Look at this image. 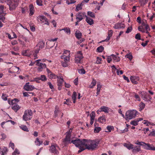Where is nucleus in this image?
Segmentation results:
<instances>
[{"label": "nucleus", "mask_w": 155, "mask_h": 155, "mask_svg": "<svg viewBox=\"0 0 155 155\" xmlns=\"http://www.w3.org/2000/svg\"><path fill=\"white\" fill-rule=\"evenodd\" d=\"M99 142L98 140H92L86 139H78L72 141L76 147L79 148L78 151V153L81 152L86 149L92 150H95L97 148Z\"/></svg>", "instance_id": "f257e3e1"}, {"label": "nucleus", "mask_w": 155, "mask_h": 155, "mask_svg": "<svg viewBox=\"0 0 155 155\" xmlns=\"http://www.w3.org/2000/svg\"><path fill=\"white\" fill-rule=\"evenodd\" d=\"M137 112L135 110H133L127 111L125 114V119L126 120L129 121L135 117Z\"/></svg>", "instance_id": "f03ea898"}, {"label": "nucleus", "mask_w": 155, "mask_h": 155, "mask_svg": "<svg viewBox=\"0 0 155 155\" xmlns=\"http://www.w3.org/2000/svg\"><path fill=\"white\" fill-rule=\"evenodd\" d=\"M70 54H68L67 55H62L61 56V58L63 60V61H61L63 67H66L68 66V63L70 60Z\"/></svg>", "instance_id": "7ed1b4c3"}, {"label": "nucleus", "mask_w": 155, "mask_h": 155, "mask_svg": "<svg viewBox=\"0 0 155 155\" xmlns=\"http://www.w3.org/2000/svg\"><path fill=\"white\" fill-rule=\"evenodd\" d=\"M32 115V112L31 110H26L23 116V120L25 121L31 119V116Z\"/></svg>", "instance_id": "20e7f679"}, {"label": "nucleus", "mask_w": 155, "mask_h": 155, "mask_svg": "<svg viewBox=\"0 0 155 155\" xmlns=\"http://www.w3.org/2000/svg\"><path fill=\"white\" fill-rule=\"evenodd\" d=\"M7 4L9 7V9L10 11L15 10L16 7L17 6L18 3L17 2L15 1L10 0L7 3Z\"/></svg>", "instance_id": "39448f33"}, {"label": "nucleus", "mask_w": 155, "mask_h": 155, "mask_svg": "<svg viewBox=\"0 0 155 155\" xmlns=\"http://www.w3.org/2000/svg\"><path fill=\"white\" fill-rule=\"evenodd\" d=\"M78 139H81L77 138L76 139L71 141L70 137H69V135H66L65 138L63 140V144L64 145L63 147L66 146L68 143H73L72 142V141L76 140Z\"/></svg>", "instance_id": "423d86ee"}, {"label": "nucleus", "mask_w": 155, "mask_h": 155, "mask_svg": "<svg viewBox=\"0 0 155 155\" xmlns=\"http://www.w3.org/2000/svg\"><path fill=\"white\" fill-rule=\"evenodd\" d=\"M141 98L145 101H149L152 99L151 97L146 92H141Z\"/></svg>", "instance_id": "0eeeda50"}, {"label": "nucleus", "mask_w": 155, "mask_h": 155, "mask_svg": "<svg viewBox=\"0 0 155 155\" xmlns=\"http://www.w3.org/2000/svg\"><path fill=\"white\" fill-rule=\"evenodd\" d=\"M38 21H41L42 23L49 25V24L48 19L44 16H39L37 17Z\"/></svg>", "instance_id": "6e6552de"}, {"label": "nucleus", "mask_w": 155, "mask_h": 155, "mask_svg": "<svg viewBox=\"0 0 155 155\" xmlns=\"http://www.w3.org/2000/svg\"><path fill=\"white\" fill-rule=\"evenodd\" d=\"M35 88L34 86L29 84V83H26L24 86V89L27 91H31Z\"/></svg>", "instance_id": "1a4fd4ad"}, {"label": "nucleus", "mask_w": 155, "mask_h": 155, "mask_svg": "<svg viewBox=\"0 0 155 155\" xmlns=\"http://www.w3.org/2000/svg\"><path fill=\"white\" fill-rule=\"evenodd\" d=\"M59 148L58 146L56 144L55 145H51L49 149L50 152L52 153L58 154V152L56 149V148Z\"/></svg>", "instance_id": "9d476101"}, {"label": "nucleus", "mask_w": 155, "mask_h": 155, "mask_svg": "<svg viewBox=\"0 0 155 155\" xmlns=\"http://www.w3.org/2000/svg\"><path fill=\"white\" fill-rule=\"evenodd\" d=\"M142 147L143 148L147 150H155V147H152L150 146V145L149 143H146L144 142V143L143 144Z\"/></svg>", "instance_id": "9b49d317"}, {"label": "nucleus", "mask_w": 155, "mask_h": 155, "mask_svg": "<svg viewBox=\"0 0 155 155\" xmlns=\"http://www.w3.org/2000/svg\"><path fill=\"white\" fill-rule=\"evenodd\" d=\"M58 79V89L60 91L61 89V87L64 81V79L62 78H57Z\"/></svg>", "instance_id": "f8f14e48"}, {"label": "nucleus", "mask_w": 155, "mask_h": 155, "mask_svg": "<svg viewBox=\"0 0 155 155\" xmlns=\"http://www.w3.org/2000/svg\"><path fill=\"white\" fill-rule=\"evenodd\" d=\"M130 80L131 82L134 84H137V81L139 80V77L138 76H131Z\"/></svg>", "instance_id": "ddd939ff"}, {"label": "nucleus", "mask_w": 155, "mask_h": 155, "mask_svg": "<svg viewBox=\"0 0 155 155\" xmlns=\"http://www.w3.org/2000/svg\"><path fill=\"white\" fill-rule=\"evenodd\" d=\"M125 25L121 23H118L115 25L114 28L116 29L119 28H125Z\"/></svg>", "instance_id": "4468645a"}, {"label": "nucleus", "mask_w": 155, "mask_h": 155, "mask_svg": "<svg viewBox=\"0 0 155 155\" xmlns=\"http://www.w3.org/2000/svg\"><path fill=\"white\" fill-rule=\"evenodd\" d=\"M100 111L104 112L106 113H108L109 112V108L105 106H102L100 108Z\"/></svg>", "instance_id": "2eb2a0df"}, {"label": "nucleus", "mask_w": 155, "mask_h": 155, "mask_svg": "<svg viewBox=\"0 0 155 155\" xmlns=\"http://www.w3.org/2000/svg\"><path fill=\"white\" fill-rule=\"evenodd\" d=\"M111 55L112 57V59L114 61V62H118L120 61V58L119 57L114 54H111Z\"/></svg>", "instance_id": "dca6fc26"}, {"label": "nucleus", "mask_w": 155, "mask_h": 155, "mask_svg": "<svg viewBox=\"0 0 155 155\" xmlns=\"http://www.w3.org/2000/svg\"><path fill=\"white\" fill-rule=\"evenodd\" d=\"M40 48H37L34 51H32V53H33V55L35 57L34 59H35L38 58L37 54L39 53L40 51Z\"/></svg>", "instance_id": "f3484780"}, {"label": "nucleus", "mask_w": 155, "mask_h": 155, "mask_svg": "<svg viewBox=\"0 0 155 155\" xmlns=\"http://www.w3.org/2000/svg\"><path fill=\"white\" fill-rule=\"evenodd\" d=\"M40 64L38 68V70L39 71H42L43 69L45 68L46 67V65L45 64L41 63Z\"/></svg>", "instance_id": "a211bd4d"}, {"label": "nucleus", "mask_w": 155, "mask_h": 155, "mask_svg": "<svg viewBox=\"0 0 155 155\" xmlns=\"http://www.w3.org/2000/svg\"><path fill=\"white\" fill-rule=\"evenodd\" d=\"M75 35L76 38L78 39L81 38L82 34L79 31H76L75 33Z\"/></svg>", "instance_id": "6ab92c4d"}, {"label": "nucleus", "mask_w": 155, "mask_h": 155, "mask_svg": "<svg viewBox=\"0 0 155 155\" xmlns=\"http://www.w3.org/2000/svg\"><path fill=\"white\" fill-rule=\"evenodd\" d=\"M12 108L15 112H17L20 109L21 107L18 104H15L12 106Z\"/></svg>", "instance_id": "aec40b11"}, {"label": "nucleus", "mask_w": 155, "mask_h": 155, "mask_svg": "<svg viewBox=\"0 0 155 155\" xmlns=\"http://www.w3.org/2000/svg\"><path fill=\"white\" fill-rule=\"evenodd\" d=\"M86 21L90 25H91L94 24V21L93 19H91L87 16L86 17Z\"/></svg>", "instance_id": "412c9836"}, {"label": "nucleus", "mask_w": 155, "mask_h": 155, "mask_svg": "<svg viewBox=\"0 0 155 155\" xmlns=\"http://www.w3.org/2000/svg\"><path fill=\"white\" fill-rule=\"evenodd\" d=\"M98 121L101 123H103L105 122L106 121V119L105 117V116H103L102 117H100L98 119Z\"/></svg>", "instance_id": "4be33fe9"}, {"label": "nucleus", "mask_w": 155, "mask_h": 155, "mask_svg": "<svg viewBox=\"0 0 155 155\" xmlns=\"http://www.w3.org/2000/svg\"><path fill=\"white\" fill-rule=\"evenodd\" d=\"M29 10L30 11V15L31 16L33 14L34 12V7L32 4H31L30 5Z\"/></svg>", "instance_id": "5701e85b"}, {"label": "nucleus", "mask_w": 155, "mask_h": 155, "mask_svg": "<svg viewBox=\"0 0 155 155\" xmlns=\"http://www.w3.org/2000/svg\"><path fill=\"white\" fill-rule=\"evenodd\" d=\"M34 93L32 92H25L23 93V96L25 97H28L30 96H32Z\"/></svg>", "instance_id": "b1692460"}, {"label": "nucleus", "mask_w": 155, "mask_h": 155, "mask_svg": "<svg viewBox=\"0 0 155 155\" xmlns=\"http://www.w3.org/2000/svg\"><path fill=\"white\" fill-rule=\"evenodd\" d=\"M19 100L17 98H15L12 100L11 101V104L12 106L15 104H17V103L19 102Z\"/></svg>", "instance_id": "393cba45"}, {"label": "nucleus", "mask_w": 155, "mask_h": 155, "mask_svg": "<svg viewBox=\"0 0 155 155\" xmlns=\"http://www.w3.org/2000/svg\"><path fill=\"white\" fill-rule=\"evenodd\" d=\"M75 56L81 59H82L83 57L81 51H79L77 53Z\"/></svg>", "instance_id": "a878e982"}, {"label": "nucleus", "mask_w": 155, "mask_h": 155, "mask_svg": "<svg viewBox=\"0 0 155 155\" xmlns=\"http://www.w3.org/2000/svg\"><path fill=\"white\" fill-rule=\"evenodd\" d=\"M124 146L126 147L128 149L130 150L133 148V145L131 144L124 143Z\"/></svg>", "instance_id": "bb28decb"}, {"label": "nucleus", "mask_w": 155, "mask_h": 155, "mask_svg": "<svg viewBox=\"0 0 155 155\" xmlns=\"http://www.w3.org/2000/svg\"><path fill=\"white\" fill-rule=\"evenodd\" d=\"M35 143L37 146H39L40 145L42 144L43 141H40L39 140L38 138H37L35 141Z\"/></svg>", "instance_id": "cd10ccee"}, {"label": "nucleus", "mask_w": 155, "mask_h": 155, "mask_svg": "<svg viewBox=\"0 0 155 155\" xmlns=\"http://www.w3.org/2000/svg\"><path fill=\"white\" fill-rule=\"evenodd\" d=\"M64 30L65 33L68 35H70L71 33V31L69 28H65L62 29H61L60 31Z\"/></svg>", "instance_id": "c85d7f7f"}, {"label": "nucleus", "mask_w": 155, "mask_h": 155, "mask_svg": "<svg viewBox=\"0 0 155 155\" xmlns=\"http://www.w3.org/2000/svg\"><path fill=\"white\" fill-rule=\"evenodd\" d=\"M19 127L21 129L25 131L26 132H28L29 131L26 125H21Z\"/></svg>", "instance_id": "c756f323"}, {"label": "nucleus", "mask_w": 155, "mask_h": 155, "mask_svg": "<svg viewBox=\"0 0 155 155\" xmlns=\"http://www.w3.org/2000/svg\"><path fill=\"white\" fill-rule=\"evenodd\" d=\"M45 42L42 41H40L38 45L39 47V48L42 49L45 46Z\"/></svg>", "instance_id": "7c9ffc66"}, {"label": "nucleus", "mask_w": 155, "mask_h": 155, "mask_svg": "<svg viewBox=\"0 0 155 155\" xmlns=\"http://www.w3.org/2000/svg\"><path fill=\"white\" fill-rule=\"evenodd\" d=\"M77 16L81 18H84V17H85L86 18L87 16L86 15V13L85 12H83L82 13H80L78 14L77 15Z\"/></svg>", "instance_id": "2f4dec72"}, {"label": "nucleus", "mask_w": 155, "mask_h": 155, "mask_svg": "<svg viewBox=\"0 0 155 155\" xmlns=\"http://www.w3.org/2000/svg\"><path fill=\"white\" fill-rule=\"evenodd\" d=\"M138 120H137V119L131 121L130 124L134 126H136L138 125Z\"/></svg>", "instance_id": "473e14b6"}, {"label": "nucleus", "mask_w": 155, "mask_h": 155, "mask_svg": "<svg viewBox=\"0 0 155 155\" xmlns=\"http://www.w3.org/2000/svg\"><path fill=\"white\" fill-rule=\"evenodd\" d=\"M83 5L82 3H81L80 4H78L76 6L75 10L76 11H78L82 9V6Z\"/></svg>", "instance_id": "72a5a7b5"}, {"label": "nucleus", "mask_w": 155, "mask_h": 155, "mask_svg": "<svg viewBox=\"0 0 155 155\" xmlns=\"http://www.w3.org/2000/svg\"><path fill=\"white\" fill-rule=\"evenodd\" d=\"M104 49V48L102 45H101L97 48V51L98 52H101L103 51Z\"/></svg>", "instance_id": "f704fd0d"}, {"label": "nucleus", "mask_w": 155, "mask_h": 155, "mask_svg": "<svg viewBox=\"0 0 155 155\" xmlns=\"http://www.w3.org/2000/svg\"><path fill=\"white\" fill-rule=\"evenodd\" d=\"M145 106V104L144 103H143L142 102H141V103L139 105V111H141L144 108Z\"/></svg>", "instance_id": "c9c22d12"}, {"label": "nucleus", "mask_w": 155, "mask_h": 155, "mask_svg": "<svg viewBox=\"0 0 155 155\" xmlns=\"http://www.w3.org/2000/svg\"><path fill=\"white\" fill-rule=\"evenodd\" d=\"M133 151L135 152H138L140 150V147H137L136 146L135 147H133Z\"/></svg>", "instance_id": "e433bc0d"}, {"label": "nucleus", "mask_w": 155, "mask_h": 155, "mask_svg": "<svg viewBox=\"0 0 155 155\" xmlns=\"http://www.w3.org/2000/svg\"><path fill=\"white\" fill-rule=\"evenodd\" d=\"M50 78H54L55 79L58 78V77L57 76L55 75L52 72L50 74L48 75Z\"/></svg>", "instance_id": "4c0bfd02"}, {"label": "nucleus", "mask_w": 155, "mask_h": 155, "mask_svg": "<svg viewBox=\"0 0 155 155\" xmlns=\"http://www.w3.org/2000/svg\"><path fill=\"white\" fill-rule=\"evenodd\" d=\"M101 130V128L100 127H95L94 130V132L95 133H98Z\"/></svg>", "instance_id": "58836bf2"}, {"label": "nucleus", "mask_w": 155, "mask_h": 155, "mask_svg": "<svg viewBox=\"0 0 155 155\" xmlns=\"http://www.w3.org/2000/svg\"><path fill=\"white\" fill-rule=\"evenodd\" d=\"M138 29L139 31L143 32H145V29L143 27V26H139L138 27Z\"/></svg>", "instance_id": "ea45409f"}, {"label": "nucleus", "mask_w": 155, "mask_h": 155, "mask_svg": "<svg viewBox=\"0 0 155 155\" xmlns=\"http://www.w3.org/2000/svg\"><path fill=\"white\" fill-rule=\"evenodd\" d=\"M87 15L90 17L92 18H94L95 17L94 14L92 12L90 11H88L87 12Z\"/></svg>", "instance_id": "a19ab883"}, {"label": "nucleus", "mask_w": 155, "mask_h": 155, "mask_svg": "<svg viewBox=\"0 0 155 155\" xmlns=\"http://www.w3.org/2000/svg\"><path fill=\"white\" fill-rule=\"evenodd\" d=\"M78 72L81 74H85L86 72L84 69L83 68L78 69Z\"/></svg>", "instance_id": "79ce46f5"}, {"label": "nucleus", "mask_w": 155, "mask_h": 155, "mask_svg": "<svg viewBox=\"0 0 155 155\" xmlns=\"http://www.w3.org/2000/svg\"><path fill=\"white\" fill-rule=\"evenodd\" d=\"M7 97L8 96L7 94L3 93L2 96V98L3 100L6 101L7 100Z\"/></svg>", "instance_id": "37998d69"}, {"label": "nucleus", "mask_w": 155, "mask_h": 155, "mask_svg": "<svg viewBox=\"0 0 155 155\" xmlns=\"http://www.w3.org/2000/svg\"><path fill=\"white\" fill-rule=\"evenodd\" d=\"M40 78V80H41L42 81H45L47 80V78L45 75H43L41 76Z\"/></svg>", "instance_id": "c03bdc74"}, {"label": "nucleus", "mask_w": 155, "mask_h": 155, "mask_svg": "<svg viewBox=\"0 0 155 155\" xmlns=\"http://www.w3.org/2000/svg\"><path fill=\"white\" fill-rule=\"evenodd\" d=\"M91 119H93V120H94L95 116V113L94 111H92L90 114Z\"/></svg>", "instance_id": "a18cd8bd"}, {"label": "nucleus", "mask_w": 155, "mask_h": 155, "mask_svg": "<svg viewBox=\"0 0 155 155\" xmlns=\"http://www.w3.org/2000/svg\"><path fill=\"white\" fill-rule=\"evenodd\" d=\"M97 82L94 79H93L92 81L91 82V84H92L91 87V88H93L96 85Z\"/></svg>", "instance_id": "49530a36"}, {"label": "nucleus", "mask_w": 155, "mask_h": 155, "mask_svg": "<svg viewBox=\"0 0 155 155\" xmlns=\"http://www.w3.org/2000/svg\"><path fill=\"white\" fill-rule=\"evenodd\" d=\"M74 61L76 63H80L81 59L78 58L77 57L75 56Z\"/></svg>", "instance_id": "de8ad7c7"}, {"label": "nucleus", "mask_w": 155, "mask_h": 155, "mask_svg": "<svg viewBox=\"0 0 155 155\" xmlns=\"http://www.w3.org/2000/svg\"><path fill=\"white\" fill-rule=\"evenodd\" d=\"M66 2L69 5L75 3L76 1L74 0H67Z\"/></svg>", "instance_id": "09e8293b"}, {"label": "nucleus", "mask_w": 155, "mask_h": 155, "mask_svg": "<svg viewBox=\"0 0 155 155\" xmlns=\"http://www.w3.org/2000/svg\"><path fill=\"white\" fill-rule=\"evenodd\" d=\"M107 128L108 130V132H110L111 131V130L114 129V127L113 126H108L107 127Z\"/></svg>", "instance_id": "8fccbe9b"}, {"label": "nucleus", "mask_w": 155, "mask_h": 155, "mask_svg": "<svg viewBox=\"0 0 155 155\" xmlns=\"http://www.w3.org/2000/svg\"><path fill=\"white\" fill-rule=\"evenodd\" d=\"M140 33L137 34L135 36V38L138 40H140Z\"/></svg>", "instance_id": "3c124183"}, {"label": "nucleus", "mask_w": 155, "mask_h": 155, "mask_svg": "<svg viewBox=\"0 0 155 155\" xmlns=\"http://www.w3.org/2000/svg\"><path fill=\"white\" fill-rule=\"evenodd\" d=\"M125 57H126L127 58H128L130 60H131L133 58L132 55L129 54H127Z\"/></svg>", "instance_id": "603ef678"}, {"label": "nucleus", "mask_w": 155, "mask_h": 155, "mask_svg": "<svg viewBox=\"0 0 155 155\" xmlns=\"http://www.w3.org/2000/svg\"><path fill=\"white\" fill-rule=\"evenodd\" d=\"M77 96V95L76 92L75 91L73 93V94L72 96V99H76Z\"/></svg>", "instance_id": "864d4df0"}, {"label": "nucleus", "mask_w": 155, "mask_h": 155, "mask_svg": "<svg viewBox=\"0 0 155 155\" xmlns=\"http://www.w3.org/2000/svg\"><path fill=\"white\" fill-rule=\"evenodd\" d=\"M112 59V57L111 55L110 56H108L107 58V62L108 63H110Z\"/></svg>", "instance_id": "5fc2aeb1"}, {"label": "nucleus", "mask_w": 155, "mask_h": 155, "mask_svg": "<svg viewBox=\"0 0 155 155\" xmlns=\"http://www.w3.org/2000/svg\"><path fill=\"white\" fill-rule=\"evenodd\" d=\"M9 147H11L13 150L15 149V145L14 143L10 142L9 144Z\"/></svg>", "instance_id": "6e6d98bb"}, {"label": "nucleus", "mask_w": 155, "mask_h": 155, "mask_svg": "<svg viewBox=\"0 0 155 155\" xmlns=\"http://www.w3.org/2000/svg\"><path fill=\"white\" fill-rule=\"evenodd\" d=\"M101 87L102 86L100 83H97V90L100 91L101 89Z\"/></svg>", "instance_id": "4d7b16f0"}, {"label": "nucleus", "mask_w": 155, "mask_h": 155, "mask_svg": "<svg viewBox=\"0 0 155 155\" xmlns=\"http://www.w3.org/2000/svg\"><path fill=\"white\" fill-rule=\"evenodd\" d=\"M132 30V28L131 27H128L127 28V31H126V33H128L130 32Z\"/></svg>", "instance_id": "13d9d810"}, {"label": "nucleus", "mask_w": 155, "mask_h": 155, "mask_svg": "<svg viewBox=\"0 0 155 155\" xmlns=\"http://www.w3.org/2000/svg\"><path fill=\"white\" fill-rule=\"evenodd\" d=\"M101 58L99 57H97V60L96 61V63L97 64H101Z\"/></svg>", "instance_id": "bf43d9fd"}, {"label": "nucleus", "mask_w": 155, "mask_h": 155, "mask_svg": "<svg viewBox=\"0 0 155 155\" xmlns=\"http://www.w3.org/2000/svg\"><path fill=\"white\" fill-rule=\"evenodd\" d=\"M2 13H0V19L2 20V21L4 22V20L5 19V18L2 15Z\"/></svg>", "instance_id": "052dcab7"}, {"label": "nucleus", "mask_w": 155, "mask_h": 155, "mask_svg": "<svg viewBox=\"0 0 155 155\" xmlns=\"http://www.w3.org/2000/svg\"><path fill=\"white\" fill-rule=\"evenodd\" d=\"M149 136H155V131L153 130L150 132V133L149 134Z\"/></svg>", "instance_id": "680f3d73"}, {"label": "nucleus", "mask_w": 155, "mask_h": 155, "mask_svg": "<svg viewBox=\"0 0 155 155\" xmlns=\"http://www.w3.org/2000/svg\"><path fill=\"white\" fill-rule=\"evenodd\" d=\"M36 3L39 6H41L42 5V2L40 0H37Z\"/></svg>", "instance_id": "e2e57ef3"}, {"label": "nucleus", "mask_w": 155, "mask_h": 155, "mask_svg": "<svg viewBox=\"0 0 155 155\" xmlns=\"http://www.w3.org/2000/svg\"><path fill=\"white\" fill-rule=\"evenodd\" d=\"M135 144L137 145H139L140 146H143V144L144 143V142H139L138 141L137 142L135 143Z\"/></svg>", "instance_id": "0e129e2a"}, {"label": "nucleus", "mask_w": 155, "mask_h": 155, "mask_svg": "<svg viewBox=\"0 0 155 155\" xmlns=\"http://www.w3.org/2000/svg\"><path fill=\"white\" fill-rule=\"evenodd\" d=\"M4 6L2 5H0V13H3Z\"/></svg>", "instance_id": "69168bd1"}, {"label": "nucleus", "mask_w": 155, "mask_h": 155, "mask_svg": "<svg viewBox=\"0 0 155 155\" xmlns=\"http://www.w3.org/2000/svg\"><path fill=\"white\" fill-rule=\"evenodd\" d=\"M48 85H49V87L51 89H53L54 88V87H53V85L52 84H51V83L50 82H48Z\"/></svg>", "instance_id": "338daca9"}, {"label": "nucleus", "mask_w": 155, "mask_h": 155, "mask_svg": "<svg viewBox=\"0 0 155 155\" xmlns=\"http://www.w3.org/2000/svg\"><path fill=\"white\" fill-rule=\"evenodd\" d=\"M113 31L112 30L109 31L108 32V35L109 36L111 37L112 35Z\"/></svg>", "instance_id": "774afa93"}]
</instances>
